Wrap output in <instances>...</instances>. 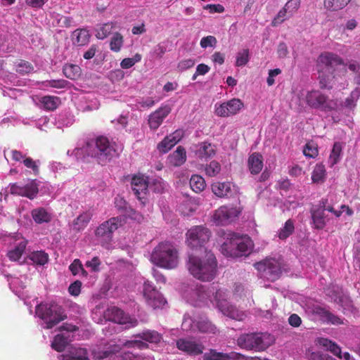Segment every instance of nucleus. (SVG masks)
<instances>
[{
	"label": "nucleus",
	"mask_w": 360,
	"mask_h": 360,
	"mask_svg": "<svg viewBox=\"0 0 360 360\" xmlns=\"http://www.w3.org/2000/svg\"><path fill=\"white\" fill-rule=\"evenodd\" d=\"M187 267L195 278L202 282L212 281L217 274V261L210 251L205 252L204 257L190 255Z\"/></svg>",
	"instance_id": "obj_1"
},
{
	"label": "nucleus",
	"mask_w": 360,
	"mask_h": 360,
	"mask_svg": "<svg viewBox=\"0 0 360 360\" xmlns=\"http://www.w3.org/2000/svg\"><path fill=\"white\" fill-rule=\"evenodd\" d=\"M88 157L94 158L98 164L103 165L110 162L115 155L116 150L113 145L105 136H99L95 141L87 142L78 150Z\"/></svg>",
	"instance_id": "obj_2"
},
{
	"label": "nucleus",
	"mask_w": 360,
	"mask_h": 360,
	"mask_svg": "<svg viewBox=\"0 0 360 360\" xmlns=\"http://www.w3.org/2000/svg\"><path fill=\"white\" fill-rule=\"evenodd\" d=\"M150 261L162 269H175L179 265V251L173 243L167 241L161 242L153 249Z\"/></svg>",
	"instance_id": "obj_3"
},
{
	"label": "nucleus",
	"mask_w": 360,
	"mask_h": 360,
	"mask_svg": "<svg viewBox=\"0 0 360 360\" xmlns=\"http://www.w3.org/2000/svg\"><path fill=\"white\" fill-rule=\"evenodd\" d=\"M253 246L250 237L231 231L226 233V257H246L250 255Z\"/></svg>",
	"instance_id": "obj_4"
},
{
	"label": "nucleus",
	"mask_w": 360,
	"mask_h": 360,
	"mask_svg": "<svg viewBox=\"0 0 360 360\" xmlns=\"http://www.w3.org/2000/svg\"><path fill=\"white\" fill-rule=\"evenodd\" d=\"M38 316L46 323V328L51 329L60 321L67 319L63 308L57 303L40 304L36 308Z\"/></svg>",
	"instance_id": "obj_5"
},
{
	"label": "nucleus",
	"mask_w": 360,
	"mask_h": 360,
	"mask_svg": "<svg viewBox=\"0 0 360 360\" xmlns=\"http://www.w3.org/2000/svg\"><path fill=\"white\" fill-rule=\"evenodd\" d=\"M274 336L266 333H250L241 335L238 345L245 349L256 352L264 351L274 342Z\"/></svg>",
	"instance_id": "obj_6"
},
{
	"label": "nucleus",
	"mask_w": 360,
	"mask_h": 360,
	"mask_svg": "<svg viewBox=\"0 0 360 360\" xmlns=\"http://www.w3.org/2000/svg\"><path fill=\"white\" fill-rule=\"evenodd\" d=\"M261 278L269 281L278 279L283 269V260L274 257L266 258L254 264Z\"/></svg>",
	"instance_id": "obj_7"
},
{
	"label": "nucleus",
	"mask_w": 360,
	"mask_h": 360,
	"mask_svg": "<svg viewBox=\"0 0 360 360\" xmlns=\"http://www.w3.org/2000/svg\"><path fill=\"white\" fill-rule=\"evenodd\" d=\"M186 242L188 246L193 250H204L207 252L205 248V244L209 241L211 232L204 226H195L188 230L186 233Z\"/></svg>",
	"instance_id": "obj_8"
},
{
	"label": "nucleus",
	"mask_w": 360,
	"mask_h": 360,
	"mask_svg": "<svg viewBox=\"0 0 360 360\" xmlns=\"http://www.w3.org/2000/svg\"><path fill=\"white\" fill-rule=\"evenodd\" d=\"M226 199L229 201L226 203V221H232L238 217L242 211L238 188L233 184L226 185Z\"/></svg>",
	"instance_id": "obj_9"
},
{
	"label": "nucleus",
	"mask_w": 360,
	"mask_h": 360,
	"mask_svg": "<svg viewBox=\"0 0 360 360\" xmlns=\"http://www.w3.org/2000/svg\"><path fill=\"white\" fill-rule=\"evenodd\" d=\"M307 104L314 108L329 111L337 107L336 103L318 91L309 92L306 97Z\"/></svg>",
	"instance_id": "obj_10"
},
{
	"label": "nucleus",
	"mask_w": 360,
	"mask_h": 360,
	"mask_svg": "<svg viewBox=\"0 0 360 360\" xmlns=\"http://www.w3.org/2000/svg\"><path fill=\"white\" fill-rule=\"evenodd\" d=\"M105 318L112 322L121 325L129 324L128 327H134L138 325V321L126 314L123 310L116 307L108 308L104 313Z\"/></svg>",
	"instance_id": "obj_11"
},
{
	"label": "nucleus",
	"mask_w": 360,
	"mask_h": 360,
	"mask_svg": "<svg viewBox=\"0 0 360 360\" xmlns=\"http://www.w3.org/2000/svg\"><path fill=\"white\" fill-rule=\"evenodd\" d=\"M10 193L32 200L39 193V185L36 179L30 181L25 185L14 183L10 185Z\"/></svg>",
	"instance_id": "obj_12"
},
{
	"label": "nucleus",
	"mask_w": 360,
	"mask_h": 360,
	"mask_svg": "<svg viewBox=\"0 0 360 360\" xmlns=\"http://www.w3.org/2000/svg\"><path fill=\"white\" fill-rule=\"evenodd\" d=\"M120 223L121 219L119 217H112L103 222L97 227L95 231L96 237L105 241L110 240L113 232L118 229Z\"/></svg>",
	"instance_id": "obj_13"
},
{
	"label": "nucleus",
	"mask_w": 360,
	"mask_h": 360,
	"mask_svg": "<svg viewBox=\"0 0 360 360\" xmlns=\"http://www.w3.org/2000/svg\"><path fill=\"white\" fill-rule=\"evenodd\" d=\"M176 345L178 349L191 356L200 355L205 349L202 343L189 338H179Z\"/></svg>",
	"instance_id": "obj_14"
},
{
	"label": "nucleus",
	"mask_w": 360,
	"mask_h": 360,
	"mask_svg": "<svg viewBox=\"0 0 360 360\" xmlns=\"http://www.w3.org/2000/svg\"><path fill=\"white\" fill-rule=\"evenodd\" d=\"M172 109L169 105L159 108L153 112L148 119V124L152 129H157L162 123L164 119L170 113Z\"/></svg>",
	"instance_id": "obj_15"
},
{
	"label": "nucleus",
	"mask_w": 360,
	"mask_h": 360,
	"mask_svg": "<svg viewBox=\"0 0 360 360\" xmlns=\"http://www.w3.org/2000/svg\"><path fill=\"white\" fill-rule=\"evenodd\" d=\"M131 188L136 198L142 200L146 198L148 184V181L141 176H134L131 181Z\"/></svg>",
	"instance_id": "obj_16"
},
{
	"label": "nucleus",
	"mask_w": 360,
	"mask_h": 360,
	"mask_svg": "<svg viewBox=\"0 0 360 360\" xmlns=\"http://www.w3.org/2000/svg\"><path fill=\"white\" fill-rule=\"evenodd\" d=\"M325 202L321 201L317 208L313 209L311 211V219L314 227L317 229H322L326 224L328 220L327 215L324 211Z\"/></svg>",
	"instance_id": "obj_17"
},
{
	"label": "nucleus",
	"mask_w": 360,
	"mask_h": 360,
	"mask_svg": "<svg viewBox=\"0 0 360 360\" xmlns=\"http://www.w3.org/2000/svg\"><path fill=\"white\" fill-rule=\"evenodd\" d=\"M182 131L176 130L174 133L167 136L158 144V149L162 153H166L172 149L181 139Z\"/></svg>",
	"instance_id": "obj_18"
},
{
	"label": "nucleus",
	"mask_w": 360,
	"mask_h": 360,
	"mask_svg": "<svg viewBox=\"0 0 360 360\" xmlns=\"http://www.w3.org/2000/svg\"><path fill=\"white\" fill-rule=\"evenodd\" d=\"M318 342L321 346H322L326 350L330 351L339 359H344L345 360L350 359V354L348 352H345L342 355L340 347L331 340L327 338H321L319 339Z\"/></svg>",
	"instance_id": "obj_19"
},
{
	"label": "nucleus",
	"mask_w": 360,
	"mask_h": 360,
	"mask_svg": "<svg viewBox=\"0 0 360 360\" xmlns=\"http://www.w3.org/2000/svg\"><path fill=\"white\" fill-rule=\"evenodd\" d=\"M186 160V152L185 148L179 146L176 150L170 154L168 157L169 164L174 167L182 165Z\"/></svg>",
	"instance_id": "obj_20"
},
{
	"label": "nucleus",
	"mask_w": 360,
	"mask_h": 360,
	"mask_svg": "<svg viewBox=\"0 0 360 360\" xmlns=\"http://www.w3.org/2000/svg\"><path fill=\"white\" fill-rule=\"evenodd\" d=\"M31 216L35 223L41 224L49 223L52 219V214L44 207H37L32 210Z\"/></svg>",
	"instance_id": "obj_21"
},
{
	"label": "nucleus",
	"mask_w": 360,
	"mask_h": 360,
	"mask_svg": "<svg viewBox=\"0 0 360 360\" xmlns=\"http://www.w3.org/2000/svg\"><path fill=\"white\" fill-rule=\"evenodd\" d=\"M134 337L154 344L159 343L162 339V335L160 333L154 330L148 329L134 335Z\"/></svg>",
	"instance_id": "obj_22"
},
{
	"label": "nucleus",
	"mask_w": 360,
	"mask_h": 360,
	"mask_svg": "<svg viewBox=\"0 0 360 360\" xmlns=\"http://www.w3.org/2000/svg\"><path fill=\"white\" fill-rule=\"evenodd\" d=\"M27 245V240L22 238L14 247L13 249L9 250L7 256L10 260L16 262L18 261L24 253Z\"/></svg>",
	"instance_id": "obj_23"
},
{
	"label": "nucleus",
	"mask_w": 360,
	"mask_h": 360,
	"mask_svg": "<svg viewBox=\"0 0 360 360\" xmlns=\"http://www.w3.org/2000/svg\"><path fill=\"white\" fill-rule=\"evenodd\" d=\"M248 167L252 174L259 173L263 167L262 156L257 153H252L248 159Z\"/></svg>",
	"instance_id": "obj_24"
},
{
	"label": "nucleus",
	"mask_w": 360,
	"mask_h": 360,
	"mask_svg": "<svg viewBox=\"0 0 360 360\" xmlns=\"http://www.w3.org/2000/svg\"><path fill=\"white\" fill-rule=\"evenodd\" d=\"M319 62L326 67H333L341 64L342 60L337 54L325 52L319 57Z\"/></svg>",
	"instance_id": "obj_25"
},
{
	"label": "nucleus",
	"mask_w": 360,
	"mask_h": 360,
	"mask_svg": "<svg viewBox=\"0 0 360 360\" xmlns=\"http://www.w3.org/2000/svg\"><path fill=\"white\" fill-rule=\"evenodd\" d=\"M69 338V335L64 334L56 335L51 342V347L58 352L64 351L71 341Z\"/></svg>",
	"instance_id": "obj_26"
},
{
	"label": "nucleus",
	"mask_w": 360,
	"mask_h": 360,
	"mask_svg": "<svg viewBox=\"0 0 360 360\" xmlns=\"http://www.w3.org/2000/svg\"><path fill=\"white\" fill-rule=\"evenodd\" d=\"M91 217L92 214L89 212L82 213L73 221V229L77 231L83 230L86 227Z\"/></svg>",
	"instance_id": "obj_27"
},
{
	"label": "nucleus",
	"mask_w": 360,
	"mask_h": 360,
	"mask_svg": "<svg viewBox=\"0 0 360 360\" xmlns=\"http://www.w3.org/2000/svg\"><path fill=\"white\" fill-rule=\"evenodd\" d=\"M28 259L36 265L44 266L48 263L49 256L43 250H37L32 252L28 255Z\"/></svg>",
	"instance_id": "obj_28"
},
{
	"label": "nucleus",
	"mask_w": 360,
	"mask_h": 360,
	"mask_svg": "<svg viewBox=\"0 0 360 360\" xmlns=\"http://www.w3.org/2000/svg\"><path fill=\"white\" fill-rule=\"evenodd\" d=\"M64 75L72 80H76L81 76L82 70L79 66L74 64H66L63 68Z\"/></svg>",
	"instance_id": "obj_29"
},
{
	"label": "nucleus",
	"mask_w": 360,
	"mask_h": 360,
	"mask_svg": "<svg viewBox=\"0 0 360 360\" xmlns=\"http://www.w3.org/2000/svg\"><path fill=\"white\" fill-rule=\"evenodd\" d=\"M41 103L44 109L50 111L55 110L60 103V99L58 96H45L41 99Z\"/></svg>",
	"instance_id": "obj_30"
},
{
	"label": "nucleus",
	"mask_w": 360,
	"mask_h": 360,
	"mask_svg": "<svg viewBox=\"0 0 360 360\" xmlns=\"http://www.w3.org/2000/svg\"><path fill=\"white\" fill-rule=\"evenodd\" d=\"M73 36L76 37L75 43L78 46H84L89 42L91 35L86 29H77L73 32Z\"/></svg>",
	"instance_id": "obj_31"
},
{
	"label": "nucleus",
	"mask_w": 360,
	"mask_h": 360,
	"mask_svg": "<svg viewBox=\"0 0 360 360\" xmlns=\"http://www.w3.org/2000/svg\"><path fill=\"white\" fill-rule=\"evenodd\" d=\"M189 184L191 189L195 193L202 191L206 186L205 179L198 174H194L191 176Z\"/></svg>",
	"instance_id": "obj_32"
},
{
	"label": "nucleus",
	"mask_w": 360,
	"mask_h": 360,
	"mask_svg": "<svg viewBox=\"0 0 360 360\" xmlns=\"http://www.w3.org/2000/svg\"><path fill=\"white\" fill-rule=\"evenodd\" d=\"M243 108V102L238 98H233L226 102V116L233 115Z\"/></svg>",
	"instance_id": "obj_33"
},
{
	"label": "nucleus",
	"mask_w": 360,
	"mask_h": 360,
	"mask_svg": "<svg viewBox=\"0 0 360 360\" xmlns=\"http://www.w3.org/2000/svg\"><path fill=\"white\" fill-rule=\"evenodd\" d=\"M215 153L214 146L210 143H202L197 151V155L201 160L207 159L213 156Z\"/></svg>",
	"instance_id": "obj_34"
},
{
	"label": "nucleus",
	"mask_w": 360,
	"mask_h": 360,
	"mask_svg": "<svg viewBox=\"0 0 360 360\" xmlns=\"http://www.w3.org/2000/svg\"><path fill=\"white\" fill-rule=\"evenodd\" d=\"M146 300L147 304L153 309L160 308L163 307L167 302L165 299L159 292H156L152 296L146 298Z\"/></svg>",
	"instance_id": "obj_35"
},
{
	"label": "nucleus",
	"mask_w": 360,
	"mask_h": 360,
	"mask_svg": "<svg viewBox=\"0 0 360 360\" xmlns=\"http://www.w3.org/2000/svg\"><path fill=\"white\" fill-rule=\"evenodd\" d=\"M351 0H324V6L330 11H339L345 8Z\"/></svg>",
	"instance_id": "obj_36"
},
{
	"label": "nucleus",
	"mask_w": 360,
	"mask_h": 360,
	"mask_svg": "<svg viewBox=\"0 0 360 360\" xmlns=\"http://www.w3.org/2000/svg\"><path fill=\"white\" fill-rule=\"evenodd\" d=\"M212 224L216 226H223L225 223V207L221 206L215 210L212 215Z\"/></svg>",
	"instance_id": "obj_37"
},
{
	"label": "nucleus",
	"mask_w": 360,
	"mask_h": 360,
	"mask_svg": "<svg viewBox=\"0 0 360 360\" xmlns=\"http://www.w3.org/2000/svg\"><path fill=\"white\" fill-rule=\"evenodd\" d=\"M295 230L293 221L291 219H288L284 224V226L280 229L278 233V236L281 240H285L289 237Z\"/></svg>",
	"instance_id": "obj_38"
},
{
	"label": "nucleus",
	"mask_w": 360,
	"mask_h": 360,
	"mask_svg": "<svg viewBox=\"0 0 360 360\" xmlns=\"http://www.w3.org/2000/svg\"><path fill=\"white\" fill-rule=\"evenodd\" d=\"M197 328L200 333H217V328L210 321L201 320L197 323Z\"/></svg>",
	"instance_id": "obj_39"
},
{
	"label": "nucleus",
	"mask_w": 360,
	"mask_h": 360,
	"mask_svg": "<svg viewBox=\"0 0 360 360\" xmlns=\"http://www.w3.org/2000/svg\"><path fill=\"white\" fill-rule=\"evenodd\" d=\"M34 68L28 61L19 60L15 63V71L20 75H26L31 72Z\"/></svg>",
	"instance_id": "obj_40"
},
{
	"label": "nucleus",
	"mask_w": 360,
	"mask_h": 360,
	"mask_svg": "<svg viewBox=\"0 0 360 360\" xmlns=\"http://www.w3.org/2000/svg\"><path fill=\"white\" fill-rule=\"evenodd\" d=\"M115 25V23L112 22L103 24L97 30L96 34V38L99 39H104L106 38L111 33Z\"/></svg>",
	"instance_id": "obj_41"
},
{
	"label": "nucleus",
	"mask_w": 360,
	"mask_h": 360,
	"mask_svg": "<svg viewBox=\"0 0 360 360\" xmlns=\"http://www.w3.org/2000/svg\"><path fill=\"white\" fill-rule=\"evenodd\" d=\"M342 151V146L340 143L336 142L334 143L332 151L330 153V157H329V163L330 165V167H333L335 164L338 162L340 158V154Z\"/></svg>",
	"instance_id": "obj_42"
},
{
	"label": "nucleus",
	"mask_w": 360,
	"mask_h": 360,
	"mask_svg": "<svg viewBox=\"0 0 360 360\" xmlns=\"http://www.w3.org/2000/svg\"><path fill=\"white\" fill-rule=\"evenodd\" d=\"M123 42L124 39L122 35L119 32H116L111 38L110 48L112 51L118 52L120 51L123 45Z\"/></svg>",
	"instance_id": "obj_43"
},
{
	"label": "nucleus",
	"mask_w": 360,
	"mask_h": 360,
	"mask_svg": "<svg viewBox=\"0 0 360 360\" xmlns=\"http://www.w3.org/2000/svg\"><path fill=\"white\" fill-rule=\"evenodd\" d=\"M224 293L223 291L218 290L215 292L214 295L213 303L219 309L222 314H225V305H224Z\"/></svg>",
	"instance_id": "obj_44"
},
{
	"label": "nucleus",
	"mask_w": 360,
	"mask_h": 360,
	"mask_svg": "<svg viewBox=\"0 0 360 360\" xmlns=\"http://www.w3.org/2000/svg\"><path fill=\"white\" fill-rule=\"evenodd\" d=\"M325 168L322 165H316L312 172L311 179L314 183L322 181L325 177Z\"/></svg>",
	"instance_id": "obj_45"
},
{
	"label": "nucleus",
	"mask_w": 360,
	"mask_h": 360,
	"mask_svg": "<svg viewBox=\"0 0 360 360\" xmlns=\"http://www.w3.org/2000/svg\"><path fill=\"white\" fill-rule=\"evenodd\" d=\"M23 164L24 165L28 168L32 169L33 174L35 176L39 175V160H34L30 157H26L25 159H23Z\"/></svg>",
	"instance_id": "obj_46"
},
{
	"label": "nucleus",
	"mask_w": 360,
	"mask_h": 360,
	"mask_svg": "<svg viewBox=\"0 0 360 360\" xmlns=\"http://www.w3.org/2000/svg\"><path fill=\"white\" fill-rule=\"evenodd\" d=\"M360 96V91L359 89H355L352 91L350 95L346 98L345 101V107L348 108H353L356 105V102L359 99Z\"/></svg>",
	"instance_id": "obj_47"
},
{
	"label": "nucleus",
	"mask_w": 360,
	"mask_h": 360,
	"mask_svg": "<svg viewBox=\"0 0 360 360\" xmlns=\"http://www.w3.org/2000/svg\"><path fill=\"white\" fill-rule=\"evenodd\" d=\"M69 84V82L63 79L47 80L44 82V86L56 89H64L67 87Z\"/></svg>",
	"instance_id": "obj_48"
},
{
	"label": "nucleus",
	"mask_w": 360,
	"mask_h": 360,
	"mask_svg": "<svg viewBox=\"0 0 360 360\" xmlns=\"http://www.w3.org/2000/svg\"><path fill=\"white\" fill-rule=\"evenodd\" d=\"M244 316V313L238 311L235 307L229 306L226 307V317L234 320L241 321L243 319Z\"/></svg>",
	"instance_id": "obj_49"
},
{
	"label": "nucleus",
	"mask_w": 360,
	"mask_h": 360,
	"mask_svg": "<svg viewBox=\"0 0 360 360\" xmlns=\"http://www.w3.org/2000/svg\"><path fill=\"white\" fill-rule=\"evenodd\" d=\"M203 360H225V354L211 349L203 354Z\"/></svg>",
	"instance_id": "obj_50"
},
{
	"label": "nucleus",
	"mask_w": 360,
	"mask_h": 360,
	"mask_svg": "<svg viewBox=\"0 0 360 360\" xmlns=\"http://www.w3.org/2000/svg\"><path fill=\"white\" fill-rule=\"evenodd\" d=\"M121 349V347L119 345H114L110 346L108 348L103 349L98 352V358L99 359H105L109 357L112 354H116L119 352Z\"/></svg>",
	"instance_id": "obj_51"
},
{
	"label": "nucleus",
	"mask_w": 360,
	"mask_h": 360,
	"mask_svg": "<svg viewBox=\"0 0 360 360\" xmlns=\"http://www.w3.org/2000/svg\"><path fill=\"white\" fill-rule=\"evenodd\" d=\"M121 349V347L119 345H114L110 346L108 348L103 349L98 352V358L99 359H105L109 357L112 354H116L119 352Z\"/></svg>",
	"instance_id": "obj_52"
},
{
	"label": "nucleus",
	"mask_w": 360,
	"mask_h": 360,
	"mask_svg": "<svg viewBox=\"0 0 360 360\" xmlns=\"http://www.w3.org/2000/svg\"><path fill=\"white\" fill-rule=\"evenodd\" d=\"M221 166L217 161H212L208 165L205 167L206 174L209 176H214L219 173Z\"/></svg>",
	"instance_id": "obj_53"
},
{
	"label": "nucleus",
	"mask_w": 360,
	"mask_h": 360,
	"mask_svg": "<svg viewBox=\"0 0 360 360\" xmlns=\"http://www.w3.org/2000/svg\"><path fill=\"white\" fill-rule=\"evenodd\" d=\"M217 40L215 37L209 35L204 37L201 39L200 45L202 49H207L208 47L214 48L217 45Z\"/></svg>",
	"instance_id": "obj_54"
},
{
	"label": "nucleus",
	"mask_w": 360,
	"mask_h": 360,
	"mask_svg": "<svg viewBox=\"0 0 360 360\" xmlns=\"http://www.w3.org/2000/svg\"><path fill=\"white\" fill-rule=\"evenodd\" d=\"M303 153L308 158H315L318 155V148L315 143H309L306 144Z\"/></svg>",
	"instance_id": "obj_55"
},
{
	"label": "nucleus",
	"mask_w": 360,
	"mask_h": 360,
	"mask_svg": "<svg viewBox=\"0 0 360 360\" xmlns=\"http://www.w3.org/2000/svg\"><path fill=\"white\" fill-rule=\"evenodd\" d=\"M291 16H288V12L285 10V8L283 7L277 14V15L272 20L271 25L273 26H277L278 25L282 23L285 20Z\"/></svg>",
	"instance_id": "obj_56"
},
{
	"label": "nucleus",
	"mask_w": 360,
	"mask_h": 360,
	"mask_svg": "<svg viewBox=\"0 0 360 360\" xmlns=\"http://www.w3.org/2000/svg\"><path fill=\"white\" fill-rule=\"evenodd\" d=\"M300 6V0H289L284 6L288 12V16L292 15L298 10Z\"/></svg>",
	"instance_id": "obj_57"
},
{
	"label": "nucleus",
	"mask_w": 360,
	"mask_h": 360,
	"mask_svg": "<svg viewBox=\"0 0 360 360\" xmlns=\"http://www.w3.org/2000/svg\"><path fill=\"white\" fill-rule=\"evenodd\" d=\"M249 60V51L248 49H243L239 52L236 56V65L237 66L245 65Z\"/></svg>",
	"instance_id": "obj_58"
},
{
	"label": "nucleus",
	"mask_w": 360,
	"mask_h": 360,
	"mask_svg": "<svg viewBox=\"0 0 360 360\" xmlns=\"http://www.w3.org/2000/svg\"><path fill=\"white\" fill-rule=\"evenodd\" d=\"M67 360H90L88 357L87 350L79 348L76 350L75 354L70 356Z\"/></svg>",
	"instance_id": "obj_59"
},
{
	"label": "nucleus",
	"mask_w": 360,
	"mask_h": 360,
	"mask_svg": "<svg viewBox=\"0 0 360 360\" xmlns=\"http://www.w3.org/2000/svg\"><path fill=\"white\" fill-rule=\"evenodd\" d=\"M158 291L153 285L152 283L149 281H146L143 284V296L146 298L152 296Z\"/></svg>",
	"instance_id": "obj_60"
},
{
	"label": "nucleus",
	"mask_w": 360,
	"mask_h": 360,
	"mask_svg": "<svg viewBox=\"0 0 360 360\" xmlns=\"http://www.w3.org/2000/svg\"><path fill=\"white\" fill-rule=\"evenodd\" d=\"M225 186L224 183L216 182L212 184V191L213 193L219 198H223L224 196V190Z\"/></svg>",
	"instance_id": "obj_61"
},
{
	"label": "nucleus",
	"mask_w": 360,
	"mask_h": 360,
	"mask_svg": "<svg viewBox=\"0 0 360 360\" xmlns=\"http://www.w3.org/2000/svg\"><path fill=\"white\" fill-rule=\"evenodd\" d=\"M101 262L100 259L98 257H94L91 259L90 261H87L85 263V266L87 268H90L92 271H99V266L101 265Z\"/></svg>",
	"instance_id": "obj_62"
},
{
	"label": "nucleus",
	"mask_w": 360,
	"mask_h": 360,
	"mask_svg": "<svg viewBox=\"0 0 360 360\" xmlns=\"http://www.w3.org/2000/svg\"><path fill=\"white\" fill-rule=\"evenodd\" d=\"M82 283L79 281H76L71 283L69 286L68 291L70 295L77 296L81 291Z\"/></svg>",
	"instance_id": "obj_63"
},
{
	"label": "nucleus",
	"mask_w": 360,
	"mask_h": 360,
	"mask_svg": "<svg viewBox=\"0 0 360 360\" xmlns=\"http://www.w3.org/2000/svg\"><path fill=\"white\" fill-rule=\"evenodd\" d=\"M82 265L81 261L79 259H75L69 266V269L72 274L75 276L79 272L80 269H82Z\"/></svg>",
	"instance_id": "obj_64"
}]
</instances>
